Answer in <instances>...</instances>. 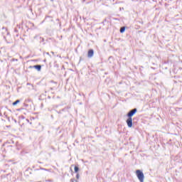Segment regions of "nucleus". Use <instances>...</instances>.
I'll return each instance as SVG.
<instances>
[{
  "label": "nucleus",
  "instance_id": "nucleus-15",
  "mask_svg": "<svg viewBox=\"0 0 182 182\" xmlns=\"http://www.w3.org/2000/svg\"><path fill=\"white\" fill-rule=\"evenodd\" d=\"M40 170H43L44 171H49V169H46L45 168H40Z\"/></svg>",
  "mask_w": 182,
  "mask_h": 182
},
{
  "label": "nucleus",
  "instance_id": "nucleus-18",
  "mask_svg": "<svg viewBox=\"0 0 182 182\" xmlns=\"http://www.w3.org/2000/svg\"><path fill=\"white\" fill-rule=\"evenodd\" d=\"M83 60V58L82 57H80V62H82Z\"/></svg>",
  "mask_w": 182,
  "mask_h": 182
},
{
  "label": "nucleus",
  "instance_id": "nucleus-1",
  "mask_svg": "<svg viewBox=\"0 0 182 182\" xmlns=\"http://www.w3.org/2000/svg\"><path fill=\"white\" fill-rule=\"evenodd\" d=\"M9 144H15V141L14 140H11L9 142H6L4 144L5 148L4 150H6V151H11L12 150V148L15 147L14 145H9Z\"/></svg>",
  "mask_w": 182,
  "mask_h": 182
},
{
  "label": "nucleus",
  "instance_id": "nucleus-19",
  "mask_svg": "<svg viewBox=\"0 0 182 182\" xmlns=\"http://www.w3.org/2000/svg\"><path fill=\"white\" fill-rule=\"evenodd\" d=\"M13 120H14V123H18V122L16 121V119H13Z\"/></svg>",
  "mask_w": 182,
  "mask_h": 182
},
{
  "label": "nucleus",
  "instance_id": "nucleus-7",
  "mask_svg": "<svg viewBox=\"0 0 182 182\" xmlns=\"http://www.w3.org/2000/svg\"><path fill=\"white\" fill-rule=\"evenodd\" d=\"M14 146L15 147H16L17 150H21L22 145H21V144H19V142L16 141V143H14Z\"/></svg>",
  "mask_w": 182,
  "mask_h": 182
},
{
  "label": "nucleus",
  "instance_id": "nucleus-5",
  "mask_svg": "<svg viewBox=\"0 0 182 182\" xmlns=\"http://www.w3.org/2000/svg\"><path fill=\"white\" fill-rule=\"evenodd\" d=\"M94 55H95V50L93 49L88 50L87 58L90 59L91 58H93Z\"/></svg>",
  "mask_w": 182,
  "mask_h": 182
},
{
  "label": "nucleus",
  "instance_id": "nucleus-6",
  "mask_svg": "<svg viewBox=\"0 0 182 182\" xmlns=\"http://www.w3.org/2000/svg\"><path fill=\"white\" fill-rule=\"evenodd\" d=\"M127 124L128 127H132L133 126V119L132 118H128L127 120Z\"/></svg>",
  "mask_w": 182,
  "mask_h": 182
},
{
  "label": "nucleus",
  "instance_id": "nucleus-21",
  "mask_svg": "<svg viewBox=\"0 0 182 182\" xmlns=\"http://www.w3.org/2000/svg\"><path fill=\"white\" fill-rule=\"evenodd\" d=\"M110 59H113V58L112 57H109V60H110Z\"/></svg>",
  "mask_w": 182,
  "mask_h": 182
},
{
  "label": "nucleus",
  "instance_id": "nucleus-2",
  "mask_svg": "<svg viewBox=\"0 0 182 182\" xmlns=\"http://www.w3.org/2000/svg\"><path fill=\"white\" fill-rule=\"evenodd\" d=\"M136 176L140 182H144V173L140 170L136 171Z\"/></svg>",
  "mask_w": 182,
  "mask_h": 182
},
{
  "label": "nucleus",
  "instance_id": "nucleus-12",
  "mask_svg": "<svg viewBox=\"0 0 182 182\" xmlns=\"http://www.w3.org/2000/svg\"><path fill=\"white\" fill-rule=\"evenodd\" d=\"M126 31V27H122L120 28V33H124V32Z\"/></svg>",
  "mask_w": 182,
  "mask_h": 182
},
{
  "label": "nucleus",
  "instance_id": "nucleus-3",
  "mask_svg": "<svg viewBox=\"0 0 182 182\" xmlns=\"http://www.w3.org/2000/svg\"><path fill=\"white\" fill-rule=\"evenodd\" d=\"M29 69H36L38 72H41L42 70V65H30Z\"/></svg>",
  "mask_w": 182,
  "mask_h": 182
},
{
  "label": "nucleus",
  "instance_id": "nucleus-14",
  "mask_svg": "<svg viewBox=\"0 0 182 182\" xmlns=\"http://www.w3.org/2000/svg\"><path fill=\"white\" fill-rule=\"evenodd\" d=\"M80 177V175L79 174V173H77V174H76L77 180H79Z\"/></svg>",
  "mask_w": 182,
  "mask_h": 182
},
{
  "label": "nucleus",
  "instance_id": "nucleus-4",
  "mask_svg": "<svg viewBox=\"0 0 182 182\" xmlns=\"http://www.w3.org/2000/svg\"><path fill=\"white\" fill-rule=\"evenodd\" d=\"M136 113H137V109H134L127 114V117L129 118H132L133 117L134 115L136 114Z\"/></svg>",
  "mask_w": 182,
  "mask_h": 182
},
{
  "label": "nucleus",
  "instance_id": "nucleus-8",
  "mask_svg": "<svg viewBox=\"0 0 182 182\" xmlns=\"http://www.w3.org/2000/svg\"><path fill=\"white\" fill-rule=\"evenodd\" d=\"M79 170H80L79 166H75L74 167V171H75V173H79Z\"/></svg>",
  "mask_w": 182,
  "mask_h": 182
},
{
  "label": "nucleus",
  "instance_id": "nucleus-11",
  "mask_svg": "<svg viewBox=\"0 0 182 182\" xmlns=\"http://www.w3.org/2000/svg\"><path fill=\"white\" fill-rule=\"evenodd\" d=\"M2 30L4 31V33H6L7 35L9 34V33L8 32V28H6V27H2Z\"/></svg>",
  "mask_w": 182,
  "mask_h": 182
},
{
  "label": "nucleus",
  "instance_id": "nucleus-20",
  "mask_svg": "<svg viewBox=\"0 0 182 182\" xmlns=\"http://www.w3.org/2000/svg\"><path fill=\"white\" fill-rule=\"evenodd\" d=\"M21 117V119H25V117L23 115H22Z\"/></svg>",
  "mask_w": 182,
  "mask_h": 182
},
{
  "label": "nucleus",
  "instance_id": "nucleus-23",
  "mask_svg": "<svg viewBox=\"0 0 182 182\" xmlns=\"http://www.w3.org/2000/svg\"><path fill=\"white\" fill-rule=\"evenodd\" d=\"M15 32H17L16 29H15Z\"/></svg>",
  "mask_w": 182,
  "mask_h": 182
},
{
  "label": "nucleus",
  "instance_id": "nucleus-10",
  "mask_svg": "<svg viewBox=\"0 0 182 182\" xmlns=\"http://www.w3.org/2000/svg\"><path fill=\"white\" fill-rule=\"evenodd\" d=\"M18 103H21V100H16L15 102H14L12 103V105H13L14 106H16V105H18Z\"/></svg>",
  "mask_w": 182,
  "mask_h": 182
},
{
  "label": "nucleus",
  "instance_id": "nucleus-13",
  "mask_svg": "<svg viewBox=\"0 0 182 182\" xmlns=\"http://www.w3.org/2000/svg\"><path fill=\"white\" fill-rule=\"evenodd\" d=\"M70 109V106H67L65 108H63L62 110L65 112V110H69Z\"/></svg>",
  "mask_w": 182,
  "mask_h": 182
},
{
  "label": "nucleus",
  "instance_id": "nucleus-22",
  "mask_svg": "<svg viewBox=\"0 0 182 182\" xmlns=\"http://www.w3.org/2000/svg\"><path fill=\"white\" fill-rule=\"evenodd\" d=\"M26 122H27L28 123H29V119H26Z\"/></svg>",
  "mask_w": 182,
  "mask_h": 182
},
{
  "label": "nucleus",
  "instance_id": "nucleus-16",
  "mask_svg": "<svg viewBox=\"0 0 182 182\" xmlns=\"http://www.w3.org/2000/svg\"><path fill=\"white\" fill-rule=\"evenodd\" d=\"M70 182H77V180L73 178V179H70Z\"/></svg>",
  "mask_w": 182,
  "mask_h": 182
},
{
  "label": "nucleus",
  "instance_id": "nucleus-17",
  "mask_svg": "<svg viewBox=\"0 0 182 182\" xmlns=\"http://www.w3.org/2000/svg\"><path fill=\"white\" fill-rule=\"evenodd\" d=\"M62 112H63V111L61 109V110H60V111H57V113H58V114H62Z\"/></svg>",
  "mask_w": 182,
  "mask_h": 182
},
{
  "label": "nucleus",
  "instance_id": "nucleus-9",
  "mask_svg": "<svg viewBox=\"0 0 182 182\" xmlns=\"http://www.w3.org/2000/svg\"><path fill=\"white\" fill-rule=\"evenodd\" d=\"M40 39V43H43V45H45V38L42 37H39Z\"/></svg>",
  "mask_w": 182,
  "mask_h": 182
}]
</instances>
